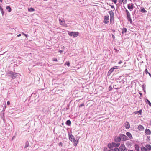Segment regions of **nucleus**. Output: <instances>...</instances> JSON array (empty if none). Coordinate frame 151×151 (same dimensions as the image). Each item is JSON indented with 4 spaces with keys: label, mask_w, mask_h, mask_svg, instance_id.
I'll return each instance as SVG.
<instances>
[{
    "label": "nucleus",
    "mask_w": 151,
    "mask_h": 151,
    "mask_svg": "<svg viewBox=\"0 0 151 151\" xmlns=\"http://www.w3.org/2000/svg\"><path fill=\"white\" fill-rule=\"evenodd\" d=\"M8 76H10L13 79H14L19 76V75L18 74L14 73L12 72H10L8 73Z\"/></svg>",
    "instance_id": "f257e3e1"
},
{
    "label": "nucleus",
    "mask_w": 151,
    "mask_h": 151,
    "mask_svg": "<svg viewBox=\"0 0 151 151\" xmlns=\"http://www.w3.org/2000/svg\"><path fill=\"white\" fill-rule=\"evenodd\" d=\"M69 35L71 36H73L74 37H77L79 33L78 32H68Z\"/></svg>",
    "instance_id": "f03ea898"
},
{
    "label": "nucleus",
    "mask_w": 151,
    "mask_h": 151,
    "mask_svg": "<svg viewBox=\"0 0 151 151\" xmlns=\"http://www.w3.org/2000/svg\"><path fill=\"white\" fill-rule=\"evenodd\" d=\"M126 12L127 13V18L128 20L131 23H132V21L130 17V15L129 12L127 9L126 10Z\"/></svg>",
    "instance_id": "7ed1b4c3"
},
{
    "label": "nucleus",
    "mask_w": 151,
    "mask_h": 151,
    "mask_svg": "<svg viewBox=\"0 0 151 151\" xmlns=\"http://www.w3.org/2000/svg\"><path fill=\"white\" fill-rule=\"evenodd\" d=\"M69 139L72 142H74V144L75 146L77 145V143H75V139L74 136L73 135L71 134L70 135H69Z\"/></svg>",
    "instance_id": "20e7f679"
},
{
    "label": "nucleus",
    "mask_w": 151,
    "mask_h": 151,
    "mask_svg": "<svg viewBox=\"0 0 151 151\" xmlns=\"http://www.w3.org/2000/svg\"><path fill=\"white\" fill-rule=\"evenodd\" d=\"M134 6V4L132 3L129 4L127 6L128 8L130 11L133 10Z\"/></svg>",
    "instance_id": "39448f33"
},
{
    "label": "nucleus",
    "mask_w": 151,
    "mask_h": 151,
    "mask_svg": "<svg viewBox=\"0 0 151 151\" xmlns=\"http://www.w3.org/2000/svg\"><path fill=\"white\" fill-rule=\"evenodd\" d=\"M109 16H105L104 20V22L105 24H107L109 22Z\"/></svg>",
    "instance_id": "423d86ee"
},
{
    "label": "nucleus",
    "mask_w": 151,
    "mask_h": 151,
    "mask_svg": "<svg viewBox=\"0 0 151 151\" xmlns=\"http://www.w3.org/2000/svg\"><path fill=\"white\" fill-rule=\"evenodd\" d=\"M110 16V20H111L114 19V14L112 11H109L108 12Z\"/></svg>",
    "instance_id": "0eeeda50"
},
{
    "label": "nucleus",
    "mask_w": 151,
    "mask_h": 151,
    "mask_svg": "<svg viewBox=\"0 0 151 151\" xmlns=\"http://www.w3.org/2000/svg\"><path fill=\"white\" fill-rule=\"evenodd\" d=\"M137 129L139 131H142L144 130V127L142 125H139L137 127Z\"/></svg>",
    "instance_id": "6e6552de"
},
{
    "label": "nucleus",
    "mask_w": 151,
    "mask_h": 151,
    "mask_svg": "<svg viewBox=\"0 0 151 151\" xmlns=\"http://www.w3.org/2000/svg\"><path fill=\"white\" fill-rule=\"evenodd\" d=\"M120 137H121V139H122L123 141H125L128 139V137L122 134Z\"/></svg>",
    "instance_id": "1a4fd4ad"
},
{
    "label": "nucleus",
    "mask_w": 151,
    "mask_h": 151,
    "mask_svg": "<svg viewBox=\"0 0 151 151\" xmlns=\"http://www.w3.org/2000/svg\"><path fill=\"white\" fill-rule=\"evenodd\" d=\"M145 133L147 135H150L151 134V131L149 129H146L145 131Z\"/></svg>",
    "instance_id": "9d476101"
},
{
    "label": "nucleus",
    "mask_w": 151,
    "mask_h": 151,
    "mask_svg": "<svg viewBox=\"0 0 151 151\" xmlns=\"http://www.w3.org/2000/svg\"><path fill=\"white\" fill-rule=\"evenodd\" d=\"M121 140V138L118 137H115V141L117 142H119Z\"/></svg>",
    "instance_id": "9b49d317"
},
{
    "label": "nucleus",
    "mask_w": 151,
    "mask_h": 151,
    "mask_svg": "<svg viewBox=\"0 0 151 151\" xmlns=\"http://www.w3.org/2000/svg\"><path fill=\"white\" fill-rule=\"evenodd\" d=\"M145 147L147 150H151V146L150 145L147 144L145 145Z\"/></svg>",
    "instance_id": "f8f14e48"
},
{
    "label": "nucleus",
    "mask_w": 151,
    "mask_h": 151,
    "mask_svg": "<svg viewBox=\"0 0 151 151\" xmlns=\"http://www.w3.org/2000/svg\"><path fill=\"white\" fill-rule=\"evenodd\" d=\"M130 124L129 123L127 122L125 123V127L127 129H129L130 127Z\"/></svg>",
    "instance_id": "ddd939ff"
},
{
    "label": "nucleus",
    "mask_w": 151,
    "mask_h": 151,
    "mask_svg": "<svg viewBox=\"0 0 151 151\" xmlns=\"http://www.w3.org/2000/svg\"><path fill=\"white\" fill-rule=\"evenodd\" d=\"M127 135L128 137L131 139L132 138V136L131 134L129 132H127L126 134Z\"/></svg>",
    "instance_id": "4468645a"
},
{
    "label": "nucleus",
    "mask_w": 151,
    "mask_h": 151,
    "mask_svg": "<svg viewBox=\"0 0 151 151\" xmlns=\"http://www.w3.org/2000/svg\"><path fill=\"white\" fill-rule=\"evenodd\" d=\"M29 142L28 141H27L25 143V145L24 148H27L29 146Z\"/></svg>",
    "instance_id": "2eb2a0df"
},
{
    "label": "nucleus",
    "mask_w": 151,
    "mask_h": 151,
    "mask_svg": "<svg viewBox=\"0 0 151 151\" xmlns=\"http://www.w3.org/2000/svg\"><path fill=\"white\" fill-rule=\"evenodd\" d=\"M112 145L113 146L118 147L119 146L120 144L119 143L116 144L115 143H112Z\"/></svg>",
    "instance_id": "dca6fc26"
},
{
    "label": "nucleus",
    "mask_w": 151,
    "mask_h": 151,
    "mask_svg": "<svg viewBox=\"0 0 151 151\" xmlns=\"http://www.w3.org/2000/svg\"><path fill=\"white\" fill-rule=\"evenodd\" d=\"M122 33L124 34L127 32V29L125 28H123L122 29Z\"/></svg>",
    "instance_id": "f3484780"
},
{
    "label": "nucleus",
    "mask_w": 151,
    "mask_h": 151,
    "mask_svg": "<svg viewBox=\"0 0 151 151\" xmlns=\"http://www.w3.org/2000/svg\"><path fill=\"white\" fill-rule=\"evenodd\" d=\"M119 2L120 3L122 4L123 3V4H125L127 2V0H119Z\"/></svg>",
    "instance_id": "a211bd4d"
},
{
    "label": "nucleus",
    "mask_w": 151,
    "mask_h": 151,
    "mask_svg": "<svg viewBox=\"0 0 151 151\" xmlns=\"http://www.w3.org/2000/svg\"><path fill=\"white\" fill-rule=\"evenodd\" d=\"M141 12L143 13H146L147 12V11L144 8H143L141 9Z\"/></svg>",
    "instance_id": "6ab92c4d"
},
{
    "label": "nucleus",
    "mask_w": 151,
    "mask_h": 151,
    "mask_svg": "<svg viewBox=\"0 0 151 151\" xmlns=\"http://www.w3.org/2000/svg\"><path fill=\"white\" fill-rule=\"evenodd\" d=\"M71 124V121L69 120H68L67 121H66V124L68 125H69V126Z\"/></svg>",
    "instance_id": "aec40b11"
},
{
    "label": "nucleus",
    "mask_w": 151,
    "mask_h": 151,
    "mask_svg": "<svg viewBox=\"0 0 151 151\" xmlns=\"http://www.w3.org/2000/svg\"><path fill=\"white\" fill-rule=\"evenodd\" d=\"M114 71V69L112 68L110 69L109 71L108 74L110 75L111 73H112Z\"/></svg>",
    "instance_id": "412c9836"
},
{
    "label": "nucleus",
    "mask_w": 151,
    "mask_h": 151,
    "mask_svg": "<svg viewBox=\"0 0 151 151\" xmlns=\"http://www.w3.org/2000/svg\"><path fill=\"white\" fill-rule=\"evenodd\" d=\"M6 9L9 12H10L11 11V9L9 6H7L6 7Z\"/></svg>",
    "instance_id": "4be33fe9"
},
{
    "label": "nucleus",
    "mask_w": 151,
    "mask_h": 151,
    "mask_svg": "<svg viewBox=\"0 0 151 151\" xmlns=\"http://www.w3.org/2000/svg\"><path fill=\"white\" fill-rule=\"evenodd\" d=\"M0 10L1 11V12L2 15H3L4 14V11L3 10V8L1 7L0 6Z\"/></svg>",
    "instance_id": "5701e85b"
},
{
    "label": "nucleus",
    "mask_w": 151,
    "mask_h": 151,
    "mask_svg": "<svg viewBox=\"0 0 151 151\" xmlns=\"http://www.w3.org/2000/svg\"><path fill=\"white\" fill-rule=\"evenodd\" d=\"M135 149L136 150H137V151L139 150V147L138 145H135Z\"/></svg>",
    "instance_id": "b1692460"
},
{
    "label": "nucleus",
    "mask_w": 151,
    "mask_h": 151,
    "mask_svg": "<svg viewBox=\"0 0 151 151\" xmlns=\"http://www.w3.org/2000/svg\"><path fill=\"white\" fill-rule=\"evenodd\" d=\"M141 150L142 151H147L146 148L144 147H142L141 148Z\"/></svg>",
    "instance_id": "393cba45"
},
{
    "label": "nucleus",
    "mask_w": 151,
    "mask_h": 151,
    "mask_svg": "<svg viewBox=\"0 0 151 151\" xmlns=\"http://www.w3.org/2000/svg\"><path fill=\"white\" fill-rule=\"evenodd\" d=\"M28 10L29 11L31 12H33L35 11L34 9L32 8H29L28 9Z\"/></svg>",
    "instance_id": "a878e982"
},
{
    "label": "nucleus",
    "mask_w": 151,
    "mask_h": 151,
    "mask_svg": "<svg viewBox=\"0 0 151 151\" xmlns=\"http://www.w3.org/2000/svg\"><path fill=\"white\" fill-rule=\"evenodd\" d=\"M145 73L146 74H148L149 75V76H150V77H151V74L149 73L148 71V70H147V69H145Z\"/></svg>",
    "instance_id": "bb28decb"
},
{
    "label": "nucleus",
    "mask_w": 151,
    "mask_h": 151,
    "mask_svg": "<svg viewBox=\"0 0 151 151\" xmlns=\"http://www.w3.org/2000/svg\"><path fill=\"white\" fill-rule=\"evenodd\" d=\"M112 144L111 145V144L110 143H109V144L108 145V147L110 148V149H111L112 148Z\"/></svg>",
    "instance_id": "cd10ccee"
},
{
    "label": "nucleus",
    "mask_w": 151,
    "mask_h": 151,
    "mask_svg": "<svg viewBox=\"0 0 151 151\" xmlns=\"http://www.w3.org/2000/svg\"><path fill=\"white\" fill-rule=\"evenodd\" d=\"M67 65L68 67H69L70 66V63L69 62H66L65 64V65Z\"/></svg>",
    "instance_id": "c85d7f7f"
},
{
    "label": "nucleus",
    "mask_w": 151,
    "mask_h": 151,
    "mask_svg": "<svg viewBox=\"0 0 151 151\" xmlns=\"http://www.w3.org/2000/svg\"><path fill=\"white\" fill-rule=\"evenodd\" d=\"M146 100L147 101V102L149 105L150 106H151V103H150V101L148 99H147Z\"/></svg>",
    "instance_id": "c756f323"
},
{
    "label": "nucleus",
    "mask_w": 151,
    "mask_h": 151,
    "mask_svg": "<svg viewBox=\"0 0 151 151\" xmlns=\"http://www.w3.org/2000/svg\"><path fill=\"white\" fill-rule=\"evenodd\" d=\"M52 60L54 61H55V62L58 61V60H57V59L56 58H53L52 59Z\"/></svg>",
    "instance_id": "7c9ffc66"
},
{
    "label": "nucleus",
    "mask_w": 151,
    "mask_h": 151,
    "mask_svg": "<svg viewBox=\"0 0 151 151\" xmlns=\"http://www.w3.org/2000/svg\"><path fill=\"white\" fill-rule=\"evenodd\" d=\"M112 1L114 2L115 4H116L117 2V0H111Z\"/></svg>",
    "instance_id": "2f4dec72"
},
{
    "label": "nucleus",
    "mask_w": 151,
    "mask_h": 151,
    "mask_svg": "<svg viewBox=\"0 0 151 151\" xmlns=\"http://www.w3.org/2000/svg\"><path fill=\"white\" fill-rule=\"evenodd\" d=\"M59 145L60 146H63V144L61 142H60L59 143Z\"/></svg>",
    "instance_id": "473e14b6"
},
{
    "label": "nucleus",
    "mask_w": 151,
    "mask_h": 151,
    "mask_svg": "<svg viewBox=\"0 0 151 151\" xmlns=\"http://www.w3.org/2000/svg\"><path fill=\"white\" fill-rule=\"evenodd\" d=\"M117 67H118L117 66H115L113 68H113V69L114 70V69H117Z\"/></svg>",
    "instance_id": "72a5a7b5"
},
{
    "label": "nucleus",
    "mask_w": 151,
    "mask_h": 151,
    "mask_svg": "<svg viewBox=\"0 0 151 151\" xmlns=\"http://www.w3.org/2000/svg\"><path fill=\"white\" fill-rule=\"evenodd\" d=\"M114 151H119V149L117 148H115Z\"/></svg>",
    "instance_id": "f704fd0d"
},
{
    "label": "nucleus",
    "mask_w": 151,
    "mask_h": 151,
    "mask_svg": "<svg viewBox=\"0 0 151 151\" xmlns=\"http://www.w3.org/2000/svg\"><path fill=\"white\" fill-rule=\"evenodd\" d=\"M112 89V88L111 87V86H110L109 87V91H111Z\"/></svg>",
    "instance_id": "c9c22d12"
},
{
    "label": "nucleus",
    "mask_w": 151,
    "mask_h": 151,
    "mask_svg": "<svg viewBox=\"0 0 151 151\" xmlns=\"http://www.w3.org/2000/svg\"><path fill=\"white\" fill-rule=\"evenodd\" d=\"M22 34H23V35H24L27 38V35L25 34H24V33H22Z\"/></svg>",
    "instance_id": "e433bc0d"
},
{
    "label": "nucleus",
    "mask_w": 151,
    "mask_h": 151,
    "mask_svg": "<svg viewBox=\"0 0 151 151\" xmlns=\"http://www.w3.org/2000/svg\"><path fill=\"white\" fill-rule=\"evenodd\" d=\"M6 103H5V104H4V106L3 107V108L4 109H6Z\"/></svg>",
    "instance_id": "4c0bfd02"
},
{
    "label": "nucleus",
    "mask_w": 151,
    "mask_h": 151,
    "mask_svg": "<svg viewBox=\"0 0 151 151\" xmlns=\"http://www.w3.org/2000/svg\"><path fill=\"white\" fill-rule=\"evenodd\" d=\"M84 103L81 104H80V107H81L82 106H84Z\"/></svg>",
    "instance_id": "58836bf2"
},
{
    "label": "nucleus",
    "mask_w": 151,
    "mask_h": 151,
    "mask_svg": "<svg viewBox=\"0 0 151 151\" xmlns=\"http://www.w3.org/2000/svg\"><path fill=\"white\" fill-rule=\"evenodd\" d=\"M138 113H139L140 114H141L142 112V111L141 110H140L139 111H138Z\"/></svg>",
    "instance_id": "ea45409f"
},
{
    "label": "nucleus",
    "mask_w": 151,
    "mask_h": 151,
    "mask_svg": "<svg viewBox=\"0 0 151 151\" xmlns=\"http://www.w3.org/2000/svg\"><path fill=\"white\" fill-rule=\"evenodd\" d=\"M7 104L8 105H9L10 104V102L9 101H8L7 102Z\"/></svg>",
    "instance_id": "a19ab883"
},
{
    "label": "nucleus",
    "mask_w": 151,
    "mask_h": 151,
    "mask_svg": "<svg viewBox=\"0 0 151 151\" xmlns=\"http://www.w3.org/2000/svg\"><path fill=\"white\" fill-rule=\"evenodd\" d=\"M122 63V61H120L118 62V63L119 64Z\"/></svg>",
    "instance_id": "79ce46f5"
},
{
    "label": "nucleus",
    "mask_w": 151,
    "mask_h": 151,
    "mask_svg": "<svg viewBox=\"0 0 151 151\" xmlns=\"http://www.w3.org/2000/svg\"><path fill=\"white\" fill-rule=\"evenodd\" d=\"M112 37L113 39H114L115 38V36L114 35H112Z\"/></svg>",
    "instance_id": "37998d69"
},
{
    "label": "nucleus",
    "mask_w": 151,
    "mask_h": 151,
    "mask_svg": "<svg viewBox=\"0 0 151 151\" xmlns=\"http://www.w3.org/2000/svg\"><path fill=\"white\" fill-rule=\"evenodd\" d=\"M59 52H60V53H61L62 52H63V51L60 50L59 51Z\"/></svg>",
    "instance_id": "c03bdc74"
},
{
    "label": "nucleus",
    "mask_w": 151,
    "mask_h": 151,
    "mask_svg": "<svg viewBox=\"0 0 151 151\" xmlns=\"http://www.w3.org/2000/svg\"><path fill=\"white\" fill-rule=\"evenodd\" d=\"M21 36V34H19L18 35H17V37H19V36Z\"/></svg>",
    "instance_id": "a18cd8bd"
},
{
    "label": "nucleus",
    "mask_w": 151,
    "mask_h": 151,
    "mask_svg": "<svg viewBox=\"0 0 151 151\" xmlns=\"http://www.w3.org/2000/svg\"><path fill=\"white\" fill-rule=\"evenodd\" d=\"M111 7L112 8H114V6H111Z\"/></svg>",
    "instance_id": "49530a36"
},
{
    "label": "nucleus",
    "mask_w": 151,
    "mask_h": 151,
    "mask_svg": "<svg viewBox=\"0 0 151 151\" xmlns=\"http://www.w3.org/2000/svg\"><path fill=\"white\" fill-rule=\"evenodd\" d=\"M3 2L2 0H0V2L2 3Z\"/></svg>",
    "instance_id": "de8ad7c7"
},
{
    "label": "nucleus",
    "mask_w": 151,
    "mask_h": 151,
    "mask_svg": "<svg viewBox=\"0 0 151 151\" xmlns=\"http://www.w3.org/2000/svg\"><path fill=\"white\" fill-rule=\"evenodd\" d=\"M124 146V145H121V147H122V146Z\"/></svg>",
    "instance_id": "09e8293b"
},
{
    "label": "nucleus",
    "mask_w": 151,
    "mask_h": 151,
    "mask_svg": "<svg viewBox=\"0 0 151 151\" xmlns=\"http://www.w3.org/2000/svg\"><path fill=\"white\" fill-rule=\"evenodd\" d=\"M128 151H133L132 150H128Z\"/></svg>",
    "instance_id": "8fccbe9b"
},
{
    "label": "nucleus",
    "mask_w": 151,
    "mask_h": 151,
    "mask_svg": "<svg viewBox=\"0 0 151 151\" xmlns=\"http://www.w3.org/2000/svg\"><path fill=\"white\" fill-rule=\"evenodd\" d=\"M5 111L4 109H3L2 110V111Z\"/></svg>",
    "instance_id": "3c124183"
},
{
    "label": "nucleus",
    "mask_w": 151,
    "mask_h": 151,
    "mask_svg": "<svg viewBox=\"0 0 151 151\" xmlns=\"http://www.w3.org/2000/svg\"><path fill=\"white\" fill-rule=\"evenodd\" d=\"M14 137H13L12 138V140H13V139H14Z\"/></svg>",
    "instance_id": "603ef678"
},
{
    "label": "nucleus",
    "mask_w": 151,
    "mask_h": 151,
    "mask_svg": "<svg viewBox=\"0 0 151 151\" xmlns=\"http://www.w3.org/2000/svg\"><path fill=\"white\" fill-rule=\"evenodd\" d=\"M63 124H64L63 123H62V125H63Z\"/></svg>",
    "instance_id": "864d4df0"
}]
</instances>
